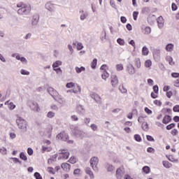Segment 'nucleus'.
I'll return each mask as SVG.
<instances>
[{
  "instance_id": "obj_1",
  "label": "nucleus",
  "mask_w": 179,
  "mask_h": 179,
  "mask_svg": "<svg viewBox=\"0 0 179 179\" xmlns=\"http://www.w3.org/2000/svg\"><path fill=\"white\" fill-rule=\"evenodd\" d=\"M16 124L19 129H21L22 132H27V121L22 117H18L16 120Z\"/></svg>"
},
{
  "instance_id": "obj_2",
  "label": "nucleus",
  "mask_w": 179,
  "mask_h": 179,
  "mask_svg": "<svg viewBox=\"0 0 179 179\" xmlns=\"http://www.w3.org/2000/svg\"><path fill=\"white\" fill-rule=\"evenodd\" d=\"M31 10V7L29 4H24L17 10L18 15H29Z\"/></svg>"
},
{
  "instance_id": "obj_3",
  "label": "nucleus",
  "mask_w": 179,
  "mask_h": 179,
  "mask_svg": "<svg viewBox=\"0 0 179 179\" xmlns=\"http://www.w3.org/2000/svg\"><path fill=\"white\" fill-rule=\"evenodd\" d=\"M90 163L92 167V170L97 173L99 171V167H97L99 165V158L97 157H92L90 159Z\"/></svg>"
},
{
  "instance_id": "obj_4",
  "label": "nucleus",
  "mask_w": 179,
  "mask_h": 179,
  "mask_svg": "<svg viewBox=\"0 0 179 179\" xmlns=\"http://www.w3.org/2000/svg\"><path fill=\"white\" fill-rule=\"evenodd\" d=\"M58 160H65L69 157V152L68 150H60L58 152Z\"/></svg>"
},
{
  "instance_id": "obj_5",
  "label": "nucleus",
  "mask_w": 179,
  "mask_h": 179,
  "mask_svg": "<svg viewBox=\"0 0 179 179\" xmlns=\"http://www.w3.org/2000/svg\"><path fill=\"white\" fill-rule=\"evenodd\" d=\"M57 139H61L62 141H64V142H68V143H73V141L69 140V136L66 133H60L57 135Z\"/></svg>"
},
{
  "instance_id": "obj_6",
  "label": "nucleus",
  "mask_w": 179,
  "mask_h": 179,
  "mask_svg": "<svg viewBox=\"0 0 179 179\" xmlns=\"http://www.w3.org/2000/svg\"><path fill=\"white\" fill-rule=\"evenodd\" d=\"M71 131L77 138H83L85 132L79 129V127L71 128Z\"/></svg>"
},
{
  "instance_id": "obj_7",
  "label": "nucleus",
  "mask_w": 179,
  "mask_h": 179,
  "mask_svg": "<svg viewBox=\"0 0 179 179\" xmlns=\"http://www.w3.org/2000/svg\"><path fill=\"white\" fill-rule=\"evenodd\" d=\"M48 93L52 96L54 100L59 96L58 92H57V90H54L52 87L48 88Z\"/></svg>"
},
{
  "instance_id": "obj_8",
  "label": "nucleus",
  "mask_w": 179,
  "mask_h": 179,
  "mask_svg": "<svg viewBox=\"0 0 179 179\" xmlns=\"http://www.w3.org/2000/svg\"><path fill=\"white\" fill-rule=\"evenodd\" d=\"M29 107L31 110H32L33 111H36V113H40V107L38 106V103H37V102L32 101L30 103Z\"/></svg>"
},
{
  "instance_id": "obj_9",
  "label": "nucleus",
  "mask_w": 179,
  "mask_h": 179,
  "mask_svg": "<svg viewBox=\"0 0 179 179\" xmlns=\"http://www.w3.org/2000/svg\"><path fill=\"white\" fill-rule=\"evenodd\" d=\"M127 72L129 73V75H135L136 71L135 70V67H134V65H132V64H129L127 65Z\"/></svg>"
},
{
  "instance_id": "obj_10",
  "label": "nucleus",
  "mask_w": 179,
  "mask_h": 179,
  "mask_svg": "<svg viewBox=\"0 0 179 179\" xmlns=\"http://www.w3.org/2000/svg\"><path fill=\"white\" fill-rule=\"evenodd\" d=\"M45 8L47 10H49V12H54V10H55V5L51 2L46 3Z\"/></svg>"
},
{
  "instance_id": "obj_11",
  "label": "nucleus",
  "mask_w": 179,
  "mask_h": 179,
  "mask_svg": "<svg viewBox=\"0 0 179 179\" xmlns=\"http://www.w3.org/2000/svg\"><path fill=\"white\" fill-rule=\"evenodd\" d=\"M111 85L113 87H115L118 85V77L115 75L111 76Z\"/></svg>"
},
{
  "instance_id": "obj_12",
  "label": "nucleus",
  "mask_w": 179,
  "mask_h": 179,
  "mask_svg": "<svg viewBox=\"0 0 179 179\" xmlns=\"http://www.w3.org/2000/svg\"><path fill=\"white\" fill-rule=\"evenodd\" d=\"M40 20V16L38 14H35L32 17V26H37L38 24V20Z\"/></svg>"
},
{
  "instance_id": "obj_13",
  "label": "nucleus",
  "mask_w": 179,
  "mask_h": 179,
  "mask_svg": "<svg viewBox=\"0 0 179 179\" xmlns=\"http://www.w3.org/2000/svg\"><path fill=\"white\" fill-rule=\"evenodd\" d=\"M85 171L87 174V176H90V179H94V174L93 173V171H92V169L86 167L85 169Z\"/></svg>"
},
{
  "instance_id": "obj_14",
  "label": "nucleus",
  "mask_w": 179,
  "mask_h": 179,
  "mask_svg": "<svg viewBox=\"0 0 179 179\" xmlns=\"http://www.w3.org/2000/svg\"><path fill=\"white\" fill-rule=\"evenodd\" d=\"M79 13L80 20H85V19L89 16V13L87 12H85L83 10H80Z\"/></svg>"
},
{
  "instance_id": "obj_15",
  "label": "nucleus",
  "mask_w": 179,
  "mask_h": 179,
  "mask_svg": "<svg viewBox=\"0 0 179 179\" xmlns=\"http://www.w3.org/2000/svg\"><path fill=\"white\" fill-rule=\"evenodd\" d=\"M157 23L159 29H163L164 27V19L163 17L160 16L158 17Z\"/></svg>"
},
{
  "instance_id": "obj_16",
  "label": "nucleus",
  "mask_w": 179,
  "mask_h": 179,
  "mask_svg": "<svg viewBox=\"0 0 179 179\" xmlns=\"http://www.w3.org/2000/svg\"><path fill=\"white\" fill-rule=\"evenodd\" d=\"M124 176V171L121 169H117L116 171V178L121 179Z\"/></svg>"
},
{
  "instance_id": "obj_17",
  "label": "nucleus",
  "mask_w": 179,
  "mask_h": 179,
  "mask_svg": "<svg viewBox=\"0 0 179 179\" xmlns=\"http://www.w3.org/2000/svg\"><path fill=\"white\" fill-rule=\"evenodd\" d=\"M76 111L78 114H85L86 110H85V108H83V106L78 105L76 107Z\"/></svg>"
},
{
  "instance_id": "obj_18",
  "label": "nucleus",
  "mask_w": 179,
  "mask_h": 179,
  "mask_svg": "<svg viewBox=\"0 0 179 179\" xmlns=\"http://www.w3.org/2000/svg\"><path fill=\"white\" fill-rule=\"evenodd\" d=\"M55 100L62 106H65V103H66V101L65 100V99L59 97V95Z\"/></svg>"
},
{
  "instance_id": "obj_19",
  "label": "nucleus",
  "mask_w": 179,
  "mask_h": 179,
  "mask_svg": "<svg viewBox=\"0 0 179 179\" xmlns=\"http://www.w3.org/2000/svg\"><path fill=\"white\" fill-rule=\"evenodd\" d=\"M90 96L96 101V103H99V101H100L101 98L100 96H99V94H96L95 92H92L90 94Z\"/></svg>"
},
{
  "instance_id": "obj_20",
  "label": "nucleus",
  "mask_w": 179,
  "mask_h": 179,
  "mask_svg": "<svg viewBox=\"0 0 179 179\" xmlns=\"http://www.w3.org/2000/svg\"><path fill=\"white\" fill-rule=\"evenodd\" d=\"M165 50L168 52H173V51L174 50V44H173V43L167 44Z\"/></svg>"
},
{
  "instance_id": "obj_21",
  "label": "nucleus",
  "mask_w": 179,
  "mask_h": 179,
  "mask_svg": "<svg viewBox=\"0 0 179 179\" xmlns=\"http://www.w3.org/2000/svg\"><path fill=\"white\" fill-rule=\"evenodd\" d=\"M62 169L64 171H69V170H71V164L68 163H63L62 164Z\"/></svg>"
},
{
  "instance_id": "obj_22",
  "label": "nucleus",
  "mask_w": 179,
  "mask_h": 179,
  "mask_svg": "<svg viewBox=\"0 0 179 179\" xmlns=\"http://www.w3.org/2000/svg\"><path fill=\"white\" fill-rule=\"evenodd\" d=\"M154 92L151 93V97L152 99H157V85H155L153 87Z\"/></svg>"
},
{
  "instance_id": "obj_23",
  "label": "nucleus",
  "mask_w": 179,
  "mask_h": 179,
  "mask_svg": "<svg viewBox=\"0 0 179 179\" xmlns=\"http://www.w3.org/2000/svg\"><path fill=\"white\" fill-rule=\"evenodd\" d=\"M166 61L169 62V65H171V66L174 65L175 64L174 60L173 59V57L170 55H167L166 57Z\"/></svg>"
},
{
  "instance_id": "obj_24",
  "label": "nucleus",
  "mask_w": 179,
  "mask_h": 179,
  "mask_svg": "<svg viewBox=\"0 0 179 179\" xmlns=\"http://www.w3.org/2000/svg\"><path fill=\"white\" fill-rule=\"evenodd\" d=\"M171 121V117L170 115H165L162 122L163 124H169Z\"/></svg>"
},
{
  "instance_id": "obj_25",
  "label": "nucleus",
  "mask_w": 179,
  "mask_h": 179,
  "mask_svg": "<svg viewBox=\"0 0 179 179\" xmlns=\"http://www.w3.org/2000/svg\"><path fill=\"white\" fill-rule=\"evenodd\" d=\"M76 73H81L82 72H85L86 71V69L84 66L78 67L76 66L75 68Z\"/></svg>"
},
{
  "instance_id": "obj_26",
  "label": "nucleus",
  "mask_w": 179,
  "mask_h": 179,
  "mask_svg": "<svg viewBox=\"0 0 179 179\" xmlns=\"http://www.w3.org/2000/svg\"><path fill=\"white\" fill-rule=\"evenodd\" d=\"M73 93H80L81 92V88L80 86H79L78 84H75V86L73 87Z\"/></svg>"
},
{
  "instance_id": "obj_27",
  "label": "nucleus",
  "mask_w": 179,
  "mask_h": 179,
  "mask_svg": "<svg viewBox=\"0 0 179 179\" xmlns=\"http://www.w3.org/2000/svg\"><path fill=\"white\" fill-rule=\"evenodd\" d=\"M141 128L143 131L148 132L149 131V124L146 122H143L141 124Z\"/></svg>"
},
{
  "instance_id": "obj_28",
  "label": "nucleus",
  "mask_w": 179,
  "mask_h": 179,
  "mask_svg": "<svg viewBox=\"0 0 179 179\" xmlns=\"http://www.w3.org/2000/svg\"><path fill=\"white\" fill-rule=\"evenodd\" d=\"M134 65L137 68V69H139V68H141V59L136 58L134 59Z\"/></svg>"
},
{
  "instance_id": "obj_29",
  "label": "nucleus",
  "mask_w": 179,
  "mask_h": 179,
  "mask_svg": "<svg viewBox=\"0 0 179 179\" xmlns=\"http://www.w3.org/2000/svg\"><path fill=\"white\" fill-rule=\"evenodd\" d=\"M61 65H62V62L57 60L53 63L52 68L53 69H56L55 68H58V66H61Z\"/></svg>"
},
{
  "instance_id": "obj_30",
  "label": "nucleus",
  "mask_w": 179,
  "mask_h": 179,
  "mask_svg": "<svg viewBox=\"0 0 179 179\" xmlns=\"http://www.w3.org/2000/svg\"><path fill=\"white\" fill-rule=\"evenodd\" d=\"M163 166L166 168V169H171V167H173V164H171V163L167 162V161H164L163 162Z\"/></svg>"
},
{
  "instance_id": "obj_31",
  "label": "nucleus",
  "mask_w": 179,
  "mask_h": 179,
  "mask_svg": "<svg viewBox=\"0 0 179 179\" xmlns=\"http://www.w3.org/2000/svg\"><path fill=\"white\" fill-rule=\"evenodd\" d=\"M167 159L169 160V162H171L172 163H178V159H175L171 155L166 156Z\"/></svg>"
},
{
  "instance_id": "obj_32",
  "label": "nucleus",
  "mask_w": 179,
  "mask_h": 179,
  "mask_svg": "<svg viewBox=\"0 0 179 179\" xmlns=\"http://www.w3.org/2000/svg\"><path fill=\"white\" fill-rule=\"evenodd\" d=\"M142 55H144V56L149 55V49L146 46H144L143 48Z\"/></svg>"
},
{
  "instance_id": "obj_33",
  "label": "nucleus",
  "mask_w": 179,
  "mask_h": 179,
  "mask_svg": "<svg viewBox=\"0 0 179 179\" xmlns=\"http://www.w3.org/2000/svg\"><path fill=\"white\" fill-rule=\"evenodd\" d=\"M96 66H97V59H94L91 62V68L92 69H96Z\"/></svg>"
},
{
  "instance_id": "obj_34",
  "label": "nucleus",
  "mask_w": 179,
  "mask_h": 179,
  "mask_svg": "<svg viewBox=\"0 0 179 179\" xmlns=\"http://www.w3.org/2000/svg\"><path fill=\"white\" fill-rule=\"evenodd\" d=\"M119 90L121 92V93H127L128 92L127 88H125L122 84L119 86Z\"/></svg>"
},
{
  "instance_id": "obj_35",
  "label": "nucleus",
  "mask_w": 179,
  "mask_h": 179,
  "mask_svg": "<svg viewBox=\"0 0 179 179\" xmlns=\"http://www.w3.org/2000/svg\"><path fill=\"white\" fill-rule=\"evenodd\" d=\"M106 169L109 172L114 171V170H115V167H114L113 165L109 164H107Z\"/></svg>"
},
{
  "instance_id": "obj_36",
  "label": "nucleus",
  "mask_w": 179,
  "mask_h": 179,
  "mask_svg": "<svg viewBox=\"0 0 179 179\" xmlns=\"http://www.w3.org/2000/svg\"><path fill=\"white\" fill-rule=\"evenodd\" d=\"M152 29L149 27H146L144 29H143V33L144 34H150Z\"/></svg>"
},
{
  "instance_id": "obj_37",
  "label": "nucleus",
  "mask_w": 179,
  "mask_h": 179,
  "mask_svg": "<svg viewBox=\"0 0 179 179\" xmlns=\"http://www.w3.org/2000/svg\"><path fill=\"white\" fill-rule=\"evenodd\" d=\"M109 76H110V74L106 71H103V73L101 74V78L104 80H106L107 78H108Z\"/></svg>"
},
{
  "instance_id": "obj_38",
  "label": "nucleus",
  "mask_w": 179,
  "mask_h": 179,
  "mask_svg": "<svg viewBox=\"0 0 179 179\" xmlns=\"http://www.w3.org/2000/svg\"><path fill=\"white\" fill-rule=\"evenodd\" d=\"M20 158L21 159V160H23L24 162L27 161V157L26 156V155L23 152H22L20 154Z\"/></svg>"
},
{
  "instance_id": "obj_39",
  "label": "nucleus",
  "mask_w": 179,
  "mask_h": 179,
  "mask_svg": "<svg viewBox=\"0 0 179 179\" xmlns=\"http://www.w3.org/2000/svg\"><path fill=\"white\" fill-rule=\"evenodd\" d=\"M143 171L145 174H149V173H150V168L148 166H145L143 167Z\"/></svg>"
},
{
  "instance_id": "obj_40",
  "label": "nucleus",
  "mask_w": 179,
  "mask_h": 179,
  "mask_svg": "<svg viewBox=\"0 0 179 179\" xmlns=\"http://www.w3.org/2000/svg\"><path fill=\"white\" fill-rule=\"evenodd\" d=\"M77 159L76 157H71L69 159V163H71V164H75V163H76Z\"/></svg>"
},
{
  "instance_id": "obj_41",
  "label": "nucleus",
  "mask_w": 179,
  "mask_h": 179,
  "mask_svg": "<svg viewBox=\"0 0 179 179\" xmlns=\"http://www.w3.org/2000/svg\"><path fill=\"white\" fill-rule=\"evenodd\" d=\"M124 69V65L122 64H119L116 65V71H120Z\"/></svg>"
},
{
  "instance_id": "obj_42",
  "label": "nucleus",
  "mask_w": 179,
  "mask_h": 179,
  "mask_svg": "<svg viewBox=\"0 0 179 179\" xmlns=\"http://www.w3.org/2000/svg\"><path fill=\"white\" fill-rule=\"evenodd\" d=\"M47 117L48 118H54V117H55V113L50 111L48 113Z\"/></svg>"
},
{
  "instance_id": "obj_43",
  "label": "nucleus",
  "mask_w": 179,
  "mask_h": 179,
  "mask_svg": "<svg viewBox=\"0 0 179 179\" xmlns=\"http://www.w3.org/2000/svg\"><path fill=\"white\" fill-rule=\"evenodd\" d=\"M117 43H118L120 45H125V41L121 38H117Z\"/></svg>"
},
{
  "instance_id": "obj_44",
  "label": "nucleus",
  "mask_w": 179,
  "mask_h": 179,
  "mask_svg": "<svg viewBox=\"0 0 179 179\" xmlns=\"http://www.w3.org/2000/svg\"><path fill=\"white\" fill-rule=\"evenodd\" d=\"M176 127V124L171 123L166 127L167 131H170V129H173Z\"/></svg>"
},
{
  "instance_id": "obj_45",
  "label": "nucleus",
  "mask_w": 179,
  "mask_h": 179,
  "mask_svg": "<svg viewBox=\"0 0 179 179\" xmlns=\"http://www.w3.org/2000/svg\"><path fill=\"white\" fill-rule=\"evenodd\" d=\"M145 68H150V66H152V61H150V60L145 61Z\"/></svg>"
},
{
  "instance_id": "obj_46",
  "label": "nucleus",
  "mask_w": 179,
  "mask_h": 179,
  "mask_svg": "<svg viewBox=\"0 0 179 179\" xmlns=\"http://www.w3.org/2000/svg\"><path fill=\"white\" fill-rule=\"evenodd\" d=\"M178 134V130L177 129H173L171 131V134L172 136H176Z\"/></svg>"
},
{
  "instance_id": "obj_47",
  "label": "nucleus",
  "mask_w": 179,
  "mask_h": 179,
  "mask_svg": "<svg viewBox=\"0 0 179 179\" xmlns=\"http://www.w3.org/2000/svg\"><path fill=\"white\" fill-rule=\"evenodd\" d=\"M77 50L78 51H80V50H83V44H82V43L79 42L77 43Z\"/></svg>"
},
{
  "instance_id": "obj_48",
  "label": "nucleus",
  "mask_w": 179,
  "mask_h": 179,
  "mask_svg": "<svg viewBox=\"0 0 179 179\" xmlns=\"http://www.w3.org/2000/svg\"><path fill=\"white\" fill-rule=\"evenodd\" d=\"M53 71H55L57 75H62V69H61V68L53 69Z\"/></svg>"
},
{
  "instance_id": "obj_49",
  "label": "nucleus",
  "mask_w": 179,
  "mask_h": 179,
  "mask_svg": "<svg viewBox=\"0 0 179 179\" xmlns=\"http://www.w3.org/2000/svg\"><path fill=\"white\" fill-rule=\"evenodd\" d=\"M134 139L137 142H141L142 141V138H141V136L139 134H135L134 135Z\"/></svg>"
},
{
  "instance_id": "obj_50",
  "label": "nucleus",
  "mask_w": 179,
  "mask_h": 179,
  "mask_svg": "<svg viewBox=\"0 0 179 179\" xmlns=\"http://www.w3.org/2000/svg\"><path fill=\"white\" fill-rule=\"evenodd\" d=\"M34 176L35 177L36 179H43V177H41V175L38 172H36L34 174Z\"/></svg>"
},
{
  "instance_id": "obj_51",
  "label": "nucleus",
  "mask_w": 179,
  "mask_h": 179,
  "mask_svg": "<svg viewBox=\"0 0 179 179\" xmlns=\"http://www.w3.org/2000/svg\"><path fill=\"white\" fill-rule=\"evenodd\" d=\"M8 108L10 110H15V108H16V105H14L13 102H10L8 105Z\"/></svg>"
},
{
  "instance_id": "obj_52",
  "label": "nucleus",
  "mask_w": 179,
  "mask_h": 179,
  "mask_svg": "<svg viewBox=\"0 0 179 179\" xmlns=\"http://www.w3.org/2000/svg\"><path fill=\"white\" fill-rule=\"evenodd\" d=\"M139 15V12L138 11H134L133 13V18H134V20H137L138 19V15Z\"/></svg>"
},
{
  "instance_id": "obj_53",
  "label": "nucleus",
  "mask_w": 179,
  "mask_h": 179,
  "mask_svg": "<svg viewBox=\"0 0 179 179\" xmlns=\"http://www.w3.org/2000/svg\"><path fill=\"white\" fill-rule=\"evenodd\" d=\"M75 83H68L66 85V87L68 88V89H71V87H73L75 86Z\"/></svg>"
},
{
  "instance_id": "obj_54",
  "label": "nucleus",
  "mask_w": 179,
  "mask_h": 179,
  "mask_svg": "<svg viewBox=\"0 0 179 179\" xmlns=\"http://www.w3.org/2000/svg\"><path fill=\"white\" fill-rule=\"evenodd\" d=\"M20 73H21V75H27V76L30 75V72H29V71H26L24 69H22L20 71Z\"/></svg>"
},
{
  "instance_id": "obj_55",
  "label": "nucleus",
  "mask_w": 179,
  "mask_h": 179,
  "mask_svg": "<svg viewBox=\"0 0 179 179\" xmlns=\"http://www.w3.org/2000/svg\"><path fill=\"white\" fill-rule=\"evenodd\" d=\"M74 176H80V169H76L73 171Z\"/></svg>"
},
{
  "instance_id": "obj_56",
  "label": "nucleus",
  "mask_w": 179,
  "mask_h": 179,
  "mask_svg": "<svg viewBox=\"0 0 179 179\" xmlns=\"http://www.w3.org/2000/svg\"><path fill=\"white\" fill-rule=\"evenodd\" d=\"M147 152H148V153H155V150H154L153 148L149 147V148L147 149Z\"/></svg>"
},
{
  "instance_id": "obj_57",
  "label": "nucleus",
  "mask_w": 179,
  "mask_h": 179,
  "mask_svg": "<svg viewBox=\"0 0 179 179\" xmlns=\"http://www.w3.org/2000/svg\"><path fill=\"white\" fill-rule=\"evenodd\" d=\"M147 140L150 142H155V138L152 136L147 135Z\"/></svg>"
},
{
  "instance_id": "obj_58",
  "label": "nucleus",
  "mask_w": 179,
  "mask_h": 179,
  "mask_svg": "<svg viewBox=\"0 0 179 179\" xmlns=\"http://www.w3.org/2000/svg\"><path fill=\"white\" fill-rule=\"evenodd\" d=\"M174 113H179V105H176L173 108Z\"/></svg>"
},
{
  "instance_id": "obj_59",
  "label": "nucleus",
  "mask_w": 179,
  "mask_h": 179,
  "mask_svg": "<svg viewBox=\"0 0 179 179\" xmlns=\"http://www.w3.org/2000/svg\"><path fill=\"white\" fill-rule=\"evenodd\" d=\"M171 9L172 10H177V9H178V7L177 6V5L176 3H172L171 5Z\"/></svg>"
},
{
  "instance_id": "obj_60",
  "label": "nucleus",
  "mask_w": 179,
  "mask_h": 179,
  "mask_svg": "<svg viewBox=\"0 0 179 179\" xmlns=\"http://www.w3.org/2000/svg\"><path fill=\"white\" fill-rule=\"evenodd\" d=\"M27 153L29 156H31L33 155V149H31V148H28Z\"/></svg>"
},
{
  "instance_id": "obj_61",
  "label": "nucleus",
  "mask_w": 179,
  "mask_h": 179,
  "mask_svg": "<svg viewBox=\"0 0 179 179\" xmlns=\"http://www.w3.org/2000/svg\"><path fill=\"white\" fill-rule=\"evenodd\" d=\"M1 155H3V156H5L6 155H7V150L6 148H1Z\"/></svg>"
},
{
  "instance_id": "obj_62",
  "label": "nucleus",
  "mask_w": 179,
  "mask_h": 179,
  "mask_svg": "<svg viewBox=\"0 0 179 179\" xmlns=\"http://www.w3.org/2000/svg\"><path fill=\"white\" fill-rule=\"evenodd\" d=\"M172 78H175L179 79V73H171Z\"/></svg>"
},
{
  "instance_id": "obj_63",
  "label": "nucleus",
  "mask_w": 179,
  "mask_h": 179,
  "mask_svg": "<svg viewBox=\"0 0 179 179\" xmlns=\"http://www.w3.org/2000/svg\"><path fill=\"white\" fill-rule=\"evenodd\" d=\"M90 127L92 131H97V125H96L95 124H91Z\"/></svg>"
},
{
  "instance_id": "obj_64",
  "label": "nucleus",
  "mask_w": 179,
  "mask_h": 179,
  "mask_svg": "<svg viewBox=\"0 0 179 179\" xmlns=\"http://www.w3.org/2000/svg\"><path fill=\"white\" fill-rule=\"evenodd\" d=\"M174 86H176V87H179V78H178L175 83H174Z\"/></svg>"
}]
</instances>
